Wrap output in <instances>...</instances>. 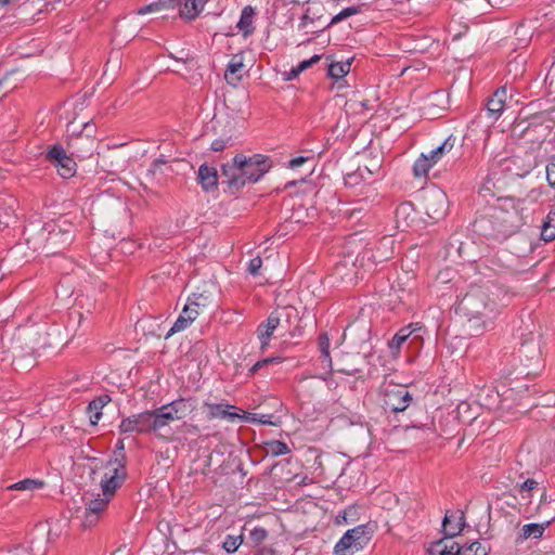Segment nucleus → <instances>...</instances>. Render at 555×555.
I'll list each match as a JSON object with an SVG mask.
<instances>
[{"mask_svg":"<svg viewBox=\"0 0 555 555\" xmlns=\"http://www.w3.org/2000/svg\"><path fill=\"white\" fill-rule=\"evenodd\" d=\"M507 96L506 87L498 89L492 98L487 103V111L489 115L498 118L504 111V105Z\"/></svg>","mask_w":555,"mask_h":555,"instance_id":"nucleus-21","label":"nucleus"},{"mask_svg":"<svg viewBox=\"0 0 555 555\" xmlns=\"http://www.w3.org/2000/svg\"><path fill=\"white\" fill-rule=\"evenodd\" d=\"M427 551L429 555H461L462 546L452 541V538L444 537L431 543Z\"/></svg>","mask_w":555,"mask_h":555,"instance_id":"nucleus-19","label":"nucleus"},{"mask_svg":"<svg viewBox=\"0 0 555 555\" xmlns=\"http://www.w3.org/2000/svg\"><path fill=\"white\" fill-rule=\"evenodd\" d=\"M92 472L93 479L99 481L102 493L88 502L82 522L85 527H91L98 521L127 476L125 465L117 459L102 463L100 466L95 465Z\"/></svg>","mask_w":555,"mask_h":555,"instance_id":"nucleus-1","label":"nucleus"},{"mask_svg":"<svg viewBox=\"0 0 555 555\" xmlns=\"http://www.w3.org/2000/svg\"><path fill=\"white\" fill-rule=\"evenodd\" d=\"M261 266H262L261 258L255 257V258L250 259V261L248 263V272L255 276L259 273Z\"/></svg>","mask_w":555,"mask_h":555,"instance_id":"nucleus-45","label":"nucleus"},{"mask_svg":"<svg viewBox=\"0 0 555 555\" xmlns=\"http://www.w3.org/2000/svg\"><path fill=\"white\" fill-rule=\"evenodd\" d=\"M307 162H309L308 157L299 156V157H295V158L291 159L288 163V166L292 169H297Z\"/></svg>","mask_w":555,"mask_h":555,"instance_id":"nucleus-48","label":"nucleus"},{"mask_svg":"<svg viewBox=\"0 0 555 555\" xmlns=\"http://www.w3.org/2000/svg\"><path fill=\"white\" fill-rule=\"evenodd\" d=\"M236 163L243 167V172L248 183H255L260 180L271 167L269 158L261 154H254L249 157L244 154H237Z\"/></svg>","mask_w":555,"mask_h":555,"instance_id":"nucleus-7","label":"nucleus"},{"mask_svg":"<svg viewBox=\"0 0 555 555\" xmlns=\"http://www.w3.org/2000/svg\"><path fill=\"white\" fill-rule=\"evenodd\" d=\"M268 537V531L262 527H255L250 530V539L255 544L262 543Z\"/></svg>","mask_w":555,"mask_h":555,"instance_id":"nucleus-43","label":"nucleus"},{"mask_svg":"<svg viewBox=\"0 0 555 555\" xmlns=\"http://www.w3.org/2000/svg\"><path fill=\"white\" fill-rule=\"evenodd\" d=\"M109 402L107 395L100 396L92 400L88 405L91 424L95 425L102 416V409Z\"/></svg>","mask_w":555,"mask_h":555,"instance_id":"nucleus-25","label":"nucleus"},{"mask_svg":"<svg viewBox=\"0 0 555 555\" xmlns=\"http://www.w3.org/2000/svg\"><path fill=\"white\" fill-rule=\"evenodd\" d=\"M244 56L241 53L234 54L228 63L224 78L231 86H236L245 74Z\"/></svg>","mask_w":555,"mask_h":555,"instance_id":"nucleus-16","label":"nucleus"},{"mask_svg":"<svg viewBox=\"0 0 555 555\" xmlns=\"http://www.w3.org/2000/svg\"><path fill=\"white\" fill-rule=\"evenodd\" d=\"M300 73H297V66L293 67L287 74H286V80H293L295 79Z\"/></svg>","mask_w":555,"mask_h":555,"instance_id":"nucleus-51","label":"nucleus"},{"mask_svg":"<svg viewBox=\"0 0 555 555\" xmlns=\"http://www.w3.org/2000/svg\"><path fill=\"white\" fill-rule=\"evenodd\" d=\"M243 542L242 535H228L223 542V548L228 553H234Z\"/></svg>","mask_w":555,"mask_h":555,"instance_id":"nucleus-39","label":"nucleus"},{"mask_svg":"<svg viewBox=\"0 0 555 555\" xmlns=\"http://www.w3.org/2000/svg\"><path fill=\"white\" fill-rule=\"evenodd\" d=\"M434 166L428 156L423 153L413 165V173L417 178L425 177Z\"/></svg>","mask_w":555,"mask_h":555,"instance_id":"nucleus-29","label":"nucleus"},{"mask_svg":"<svg viewBox=\"0 0 555 555\" xmlns=\"http://www.w3.org/2000/svg\"><path fill=\"white\" fill-rule=\"evenodd\" d=\"M291 2H294V3H307L309 0H289Z\"/></svg>","mask_w":555,"mask_h":555,"instance_id":"nucleus-56","label":"nucleus"},{"mask_svg":"<svg viewBox=\"0 0 555 555\" xmlns=\"http://www.w3.org/2000/svg\"><path fill=\"white\" fill-rule=\"evenodd\" d=\"M448 196L439 188H430L424 193V208L427 216L433 220H439L447 215Z\"/></svg>","mask_w":555,"mask_h":555,"instance_id":"nucleus-8","label":"nucleus"},{"mask_svg":"<svg viewBox=\"0 0 555 555\" xmlns=\"http://www.w3.org/2000/svg\"><path fill=\"white\" fill-rule=\"evenodd\" d=\"M160 162L159 160H156L153 166L156 167Z\"/></svg>","mask_w":555,"mask_h":555,"instance_id":"nucleus-60","label":"nucleus"},{"mask_svg":"<svg viewBox=\"0 0 555 555\" xmlns=\"http://www.w3.org/2000/svg\"><path fill=\"white\" fill-rule=\"evenodd\" d=\"M393 238L391 236H384L375 248H369L359 254L356 258V263L370 270L375 264L391 258L393 255Z\"/></svg>","mask_w":555,"mask_h":555,"instance_id":"nucleus-5","label":"nucleus"},{"mask_svg":"<svg viewBox=\"0 0 555 555\" xmlns=\"http://www.w3.org/2000/svg\"><path fill=\"white\" fill-rule=\"evenodd\" d=\"M232 144V139L231 137H220V138H217L215 139L211 144H210V149L215 152H221L223 151L227 146L231 145Z\"/></svg>","mask_w":555,"mask_h":555,"instance_id":"nucleus-42","label":"nucleus"},{"mask_svg":"<svg viewBox=\"0 0 555 555\" xmlns=\"http://www.w3.org/2000/svg\"><path fill=\"white\" fill-rule=\"evenodd\" d=\"M414 209L411 203H403L396 209V220L398 225H409L414 219Z\"/></svg>","mask_w":555,"mask_h":555,"instance_id":"nucleus-28","label":"nucleus"},{"mask_svg":"<svg viewBox=\"0 0 555 555\" xmlns=\"http://www.w3.org/2000/svg\"><path fill=\"white\" fill-rule=\"evenodd\" d=\"M319 348L321 351L323 366L332 370V358L330 354V339L326 334L320 336Z\"/></svg>","mask_w":555,"mask_h":555,"instance_id":"nucleus-33","label":"nucleus"},{"mask_svg":"<svg viewBox=\"0 0 555 555\" xmlns=\"http://www.w3.org/2000/svg\"><path fill=\"white\" fill-rule=\"evenodd\" d=\"M207 298L202 294H193L192 297H189L184 311L191 317L194 321L201 313V310L206 306Z\"/></svg>","mask_w":555,"mask_h":555,"instance_id":"nucleus-24","label":"nucleus"},{"mask_svg":"<svg viewBox=\"0 0 555 555\" xmlns=\"http://www.w3.org/2000/svg\"><path fill=\"white\" fill-rule=\"evenodd\" d=\"M317 13L318 10H314V7H309L306 13L300 18L299 28L305 29L310 24L321 22V16H318Z\"/></svg>","mask_w":555,"mask_h":555,"instance_id":"nucleus-37","label":"nucleus"},{"mask_svg":"<svg viewBox=\"0 0 555 555\" xmlns=\"http://www.w3.org/2000/svg\"><path fill=\"white\" fill-rule=\"evenodd\" d=\"M192 323L189 322V320L184 319L183 317H178L171 328L166 334V338H169L176 333L182 332L185 328H188Z\"/></svg>","mask_w":555,"mask_h":555,"instance_id":"nucleus-40","label":"nucleus"},{"mask_svg":"<svg viewBox=\"0 0 555 555\" xmlns=\"http://www.w3.org/2000/svg\"><path fill=\"white\" fill-rule=\"evenodd\" d=\"M197 179L203 189L208 191L217 186L218 172L215 167L203 164L198 168Z\"/></svg>","mask_w":555,"mask_h":555,"instance_id":"nucleus-22","label":"nucleus"},{"mask_svg":"<svg viewBox=\"0 0 555 555\" xmlns=\"http://www.w3.org/2000/svg\"><path fill=\"white\" fill-rule=\"evenodd\" d=\"M25 233L28 235L27 243L34 249L47 248L48 254H55L56 248H62L70 244L74 238V229L72 221L66 216L47 221L40 229L38 224L30 223Z\"/></svg>","mask_w":555,"mask_h":555,"instance_id":"nucleus-3","label":"nucleus"},{"mask_svg":"<svg viewBox=\"0 0 555 555\" xmlns=\"http://www.w3.org/2000/svg\"><path fill=\"white\" fill-rule=\"evenodd\" d=\"M170 9V1L169 0H158L156 2H152L150 4H146L142 8H140L137 11L138 15H146V14H153L162 12L163 10Z\"/></svg>","mask_w":555,"mask_h":555,"instance_id":"nucleus-31","label":"nucleus"},{"mask_svg":"<svg viewBox=\"0 0 555 555\" xmlns=\"http://www.w3.org/2000/svg\"><path fill=\"white\" fill-rule=\"evenodd\" d=\"M283 312L284 310H275L271 312L268 319L258 326L257 336L260 340L261 349H266L269 346L271 336L281 323Z\"/></svg>","mask_w":555,"mask_h":555,"instance_id":"nucleus-13","label":"nucleus"},{"mask_svg":"<svg viewBox=\"0 0 555 555\" xmlns=\"http://www.w3.org/2000/svg\"><path fill=\"white\" fill-rule=\"evenodd\" d=\"M538 487V482L534 479H527L519 485L518 491L522 499H529L530 492Z\"/></svg>","mask_w":555,"mask_h":555,"instance_id":"nucleus-41","label":"nucleus"},{"mask_svg":"<svg viewBox=\"0 0 555 555\" xmlns=\"http://www.w3.org/2000/svg\"><path fill=\"white\" fill-rule=\"evenodd\" d=\"M14 0H0V5L1 7H4V5H8L10 3H12Z\"/></svg>","mask_w":555,"mask_h":555,"instance_id":"nucleus-54","label":"nucleus"},{"mask_svg":"<svg viewBox=\"0 0 555 555\" xmlns=\"http://www.w3.org/2000/svg\"><path fill=\"white\" fill-rule=\"evenodd\" d=\"M241 421L259 423L263 425H276V423L271 420V415L268 414H250L244 412L242 413Z\"/></svg>","mask_w":555,"mask_h":555,"instance_id":"nucleus-35","label":"nucleus"},{"mask_svg":"<svg viewBox=\"0 0 555 555\" xmlns=\"http://www.w3.org/2000/svg\"><path fill=\"white\" fill-rule=\"evenodd\" d=\"M352 509H349V511H343L340 512L337 516H336V524L337 525H343V524H346L348 521V513L351 512Z\"/></svg>","mask_w":555,"mask_h":555,"instance_id":"nucleus-50","label":"nucleus"},{"mask_svg":"<svg viewBox=\"0 0 555 555\" xmlns=\"http://www.w3.org/2000/svg\"><path fill=\"white\" fill-rule=\"evenodd\" d=\"M207 417L210 420L221 418L230 422L241 420L242 414L235 412L236 408L228 403H205Z\"/></svg>","mask_w":555,"mask_h":555,"instance_id":"nucleus-15","label":"nucleus"},{"mask_svg":"<svg viewBox=\"0 0 555 555\" xmlns=\"http://www.w3.org/2000/svg\"><path fill=\"white\" fill-rule=\"evenodd\" d=\"M546 181L550 186H555V163H551L545 168Z\"/></svg>","mask_w":555,"mask_h":555,"instance_id":"nucleus-47","label":"nucleus"},{"mask_svg":"<svg viewBox=\"0 0 555 555\" xmlns=\"http://www.w3.org/2000/svg\"><path fill=\"white\" fill-rule=\"evenodd\" d=\"M369 537L365 525L349 529L335 544V555H352L362 550L367 543Z\"/></svg>","mask_w":555,"mask_h":555,"instance_id":"nucleus-6","label":"nucleus"},{"mask_svg":"<svg viewBox=\"0 0 555 555\" xmlns=\"http://www.w3.org/2000/svg\"><path fill=\"white\" fill-rule=\"evenodd\" d=\"M4 96V92L2 91V80L0 79V100Z\"/></svg>","mask_w":555,"mask_h":555,"instance_id":"nucleus-57","label":"nucleus"},{"mask_svg":"<svg viewBox=\"0 0 555 555\" xmlns=\"http://www.w3.org/2000/svg\"><path fill=\"white\" fill-rule=\"evenodd\" d=\"M191 409L188 400L179 399L151 411L153 431L162 434L171 422L184 418Z\"/></svg>","mask_w":555,"mask_h":555,"instance_id":"nucleus-4","label":"nucleus"},{"mask_svg":"<svg viewBox=\"0 0 555 555\" xmlns=\"http://www.w3.org/2000/svg\"><path fill=\"white\" fill-rule=\"evenodd\" d=\"M320 59H321L320 55L315 54L312 57H310L309 60H305V61L300 62L297 65V73H302L304 70H306L313 64L318 63L320 61Z\"/></svg>","mask_w":555,"mask_h":555,"instance_id":"nucleus-44","label":"nucleus"},{"mask_svg":"<svg viewBox=\"0 0 555 555\" xmlns=\"http://www.w3.org/2000/svg\"><path fill=\"white\" fill-rule=\"evenodd\" d=\"M267 452L273 456L285 455L291 452L289 447L280 440H273L267 443Z\"/></svg>","mask_w":555,"mask_h":555,"instance_id":"nucleus-34","label":"nucleus"},{"mask_svg":"<svg viewBox=\"0 0 555 555\" xmlns=\"http://www.w3.org/2000/svg\"><path fill=\"white\" fill-rule=\"evenodd\" d=\"M46 158L56 168L57 173L68 179L76 173V162L66 154L61 145H52L46 153Z\"/></svg>","mask_w":555,"mask_h":555,"instance_id":"nucleus-9","label":"nucleus"},{"mask_svg":"<svg viewBox=\"0 0 555 555\" xmlns=\"http://www.w3.org/2000/svg\"><path fill=\"white\" fill-rule=\"evenodd\" d=\"M461 555H488V547L479 541L462 546Z\"/></svg>","mask_w":555,"mask_h":555,"instance_id":"nucleus-36","label":"nucleus"},{"mask_svg":"<svg viewBox=\"0 0 555 555\" xmlns=\"http://www.w3.org/2000/svg\"><path fill=\"white\" fill-rule=\"evenodd\" d=\"M499 288L494 285H475L457 301L455 312L480 328L499 313Z\"/></svg>","mask_w":555,"mask_h":555,"instance_id":"nucleus-2","label":"nucleus"},{"mask_svg":"<svg viewBox=\"0 0 555 555\" xmlns=\"http://www.w3.org/2000/svg\"><path fill=\"white\" fill-rule=\"evenodd\" d=\"M77 317H78L79 326H81L83 321H85V319H83L82 314H80V313H77Z\"/></svg>","mask_w":555,"mask_h":555,"instance_id":"nucleus-55","label":"nucleus"},{"mask_svg":"<svg viewBox=\"0 0 555 555\" xmlns=\"http://www.w3.org/2000/svg\"><path fill=\"white\" fill-rule=\"evenodd\" d=\"M541 237L545 242L553 241L555 238V212H550L546 217L541 229Z\"/></svg>","mask_w":555,"mask_h":555,"instance_id":"nucleus-32","label":"nucleus"},{"mask_svg":"<svg viewBox=\"0 0 555 555\" xmlns=\"http://www.w3.org/2000/svg\"><path fill=\"white\" fill-rule=\"evenodd\" d=\"M222 177L225 178V182L230 186L235 189H240L248 183L243 172V167L236 163V155L231 163H227L222 166Z\"/></svg>","mask_w":555,"mask_h":555,"instance_id":"nucleus-14","label":"nucleus"},{"mask_svg":"<svg viewBox=\"0 0 555 555\" xmlns=\"http://www.w3.org/2000/svg\"><path fill=\"white\" fill-rule=\"evenodd\" d=\"M255 9L251 5H246L241 12V16L236 24V28L238 33H241L245 38L250 36L255 30Z\"/></svg>","mask_w":555,"mask_h":555,"instance_id":"nucleus-20","label":"nucleus"},{"mask_svg":"<svg viewBox=\"0 0 555 555\" xmlns=\"http://www.w3.org/2000/svg\"><path fill=\"white\" fill-rule=\"evenodd\" d=\"M180 317H183L184 319L189 320L190 323L193 322V320L191 319V317L186 313V311H184V309L182 310V312L180 313Z\"/></svg>","mask_w":555,"mask_h":555,"instance_id":"nucleus-53","label":"nucleus"},{"mask_svg":"<svg viewBox=\"0 0 555 555\" xmlns=\"http://www.w3.org/2000/svg\"><path fill=\"white\" fill-rule=\"evenodd\" d=\"M170 8H178L181 16L195 18L204 9L207 0H169Z\"/></svg>","mask_w":555,"mask_h":555,"instance_id":"nucleus-17","label":"nucleus"},{"mask_svg":"<svg viewBox=\"0 0 555 555\" xmlns=\"http://www.w3.org/2000/svg\"><path fill=\"white\" fill-rule=\"evenodd\" d=\"M364 171L371 173V171L367 167L364 168ZM359 176L363 177V169H361V168H359L358 172L349 173L346 176V178H345L346 184L354 185L358 181Z\"/></svg>","mask_w":555,"mask_h":555,"instance_id":"nucleus-46","label":"nucleus"},{"mask_svg":"<svg viewBox=\"0 0 555 555\" xmlns=\"http://www.w3.org/2000/svg\"><path fill=\"white\" fill-rule=\"evenodd\" d=\"M276 359L275 358H267V359H263L261 361H258L251 369L250 371L254 373L256 372L257 370H259L260 367L267 365L268 363H271L273 361H275Z\"/></svg>","mask_w":555,"mask_h":555,"instance_id":"nucleus-49","label":"nucleus"},{"mask_svg":"<svg viewBox=\"0 0 555 555\" xmlns=\"http://www.w3.org/2000/svg\"><path fill=\"white\" fill-rule=\"evenodd\" d=\"M120 433H150L153 431L151 411L133 414L124 418L119 425Z\"/></svg>","mask_w":555,"mask_h":555,"instance_id":"nucleus-11","label":"nucleus"},{"mask_svg":"<svg viewBox=\"0 0 555 555\" xmlns=\"http://www.w3.org/2000/svg\"><path fill=\"white\" fill-rule=\"evenodd\" d=\"M455 139L450 135L439 146L431 150L428 154L430 162L436 165L447 153L451 152L454 147Z\"/></svg>","mask_w":555,"mask_h":555,"instance_id":"nucleus-27","label":"nucleus"},{"mask_svg":"<svg viewBox=\"0 0 555 555\" xmlns=\"http://www.w3.org/2000/svg\"><path fill=\"white\" fill-rule=\"evenodd\" d=\"M117 448H118L119 450H122V449H124V442H122V441H118V443H117Z\"/></svg>","mask_w":555,"mask_h":555,"instance_id":"nucleus-58","label":"nucleus"},{"mask_svg":"<svg viewBox=\"0 0 555 555\" xmlns=\"http://www.w3.org/2000/svg\"><path fill=\"white\" fill-rule=\"evenodd\" d=\"M350 68L351 62L349 60L345 62H335L328 66V75L331 78L338 80L345 77L350 72Z\"/></svg>","mask_w":555,"mask_h":555,"instance_id":"nucleus-30","label":"nucleus"},{"mask_svg":"<svg viewBox=\"0 0 555 555\" xmlns=\"http://www.w3.org/2000/svg\"><path fill=\"white\" fill-rule=\"evenodd\" d=\"M547 525H548L547 522H544V524L531 522V524L524 525L521 527V529L519 530L516 542L521 543L529 539H534V540L540 539L543 535Z\"/></svg>","mask_w":555,"mask_h":555,"instance_id":"nucleus-23","label":"nucleus"},{"mask_svg":"<svg viewBox=\"0 0 555 555\" xmlns=\"http://www.w3.org/2000/svg\"><path fill=\"white\" fill-rule=\"evenodd\" d=\"M465 526V518L463 512L459 511L452 514H446L442 528L446 537L453 538L460 534Z\"/></svg>","mask_w":555,"mask_h":555,"instance_id":"nucleus-18","label":"nucleus"},{"mask_svg":"<svg viewBox=\"0 0 555 555\" xmlns=\"http://www.w3.org/2000/svg\"><path fill=\"white\" fill-rule=\"evenodd\" d=\"M83 127H85V130L87 131V134H86V135H87V137H91V132H92V131L90 130V128H91V124H90V122H83Z\"/></svg>","mask_w":555,"mask_h":555,"instance_id":"nucleus-52","label":"nucleus"},{"mask_svg":"<svg viewBox=\"0 0 555 555\" xmlns=\"http://www.w3.org/2000/svg\"><path fill=\"white\" fill-rule=\"evenodd\" d=\"M423 331V325L418 322L410 323L401 327L392 337V339L388 343V347L392 354L397 356L400 352L402 345L409 339L412 340L421 339V332Z\"/></svg>","mask_w":555,"mask_h":555,"instance_id":"nucleus-12","label":"nucleus"},{"mask_svg":"<svg viewBox=\"0 0 555 555\" xmlns=\"http://www.w3.org/2000/svg\"><path fill=\"white\" fill-rule=\"evenodd\" d=\"M46 486L44 481L36 478H26L24 480L12 483L8 487L11 491H29L41 490Z\"/></svg>","mask_w":555,"mask_h":555,"instance_id":"nucleus-26","label":"nucleus"},{"mask_svg":"<svg viewBox=\"0 0 555 555\" xmlns=\"http://www.w3.org/2000/svg\"><path fill=\"white\" fill-rule=\"evenodd\" d=\"M360 13L359 7H348L341 10L338 14L332 17L331 22L326 26H331L334 24H337L350 16H353L356 14Z\"/></svg>","mask_w":555,"mask_h":555,"instance_id":"nucleus-38","label":"nucleus"},{"mask_svg":"<svg viewBox=\"0 0 555 555\" xmlns=\"http://www.w3.org/2000/svg\"><path fill=\"white\" fill-rule=\"evenodd\" d=\"M360 105L363 107V108H367V103L366 102H360Z\"/></svg>","mask_w":555,"mask_h":555,"instance_id":"nucleus-59","label":"nucleus"},{"mask_svg":"<svg viewBox=\"0 0 555 555\" xmlns=\"http://www.w3.org/2000/svg\"><path fill=\"white\" fill-rule=\"evenodd\" d=\"M412 402L410 391L402 386H395L387 389L385 393V406L391 412H403Z\"/></svg>","mask_w":555,"mask_h":555,"instance_id":"nucleus-10","label":"nucleus"}]
</instances>
